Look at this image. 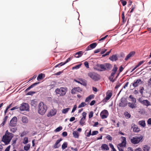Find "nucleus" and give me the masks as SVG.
I'll return each instance as SVG.
<instances>
[{
	"mask_svg": "<svg viewBox=\"0 0 151 151\" xmlns=\"http://www.w3.org/2000/svg\"><path fill=\"white\" fill-rule=\"evenodd\" d=\"M13 136V134L9 132L7 130L5 134L3 136L1 141L4 142L5 145H8L9 143Z\"/></svg>",
	"mask_w": 151,
	"mask_h": 151,
	"instance_id": "f257e3e1",
	"label": "nucleus"
},
{
	"mask_svg": "<svg viewBox=\"0 0 151 151\" xmlns=\"http://www.w3.org/2000/svg\"><path fill=\"white\" fill-rule=\"evenodd\" d=\"M47 110V106L42 102H40L39 104L37 107L38 113L41 115H43L46 112Z\"/></svg>",
	"mask_w": 151,
	"mask_h": 151,
	"instance_id": "f03ea898",
	"label": "nucleus"
},
{
	"mask_svg": "<svg viewBox=\"0 0 151 151\" xmlns=\"http://www.w3.org/2000/svg\"><path fill=\"white\" fill-rule=\"evenodd\" d=\"M68 91L66 87H62L55 89V92L58 96H65Z\"/></svg>",
	"mask_w": 151,
	"mask_h": 151,
	"instance_id": "7ed1b4c3",
	"label": "nucleus"
},
{
	"mask_svg": "<svg viewBox=\"0 0 151 151\" xmlns=\"http://www.w3.org/2000/svg\"><path fill=\"white\" fill-rule=\"evenodd\" d=\"M143 137L142 136H140L138 137L136 136L133 137L130 139L131 142L134 144H136L139 143L140 142L142 141V139Z\"/></svg>",
	"mask_w": 151,
	"mask_h": 151,
	"instance_id": "20e7f679",
	"label": "nucleus"
},
{
	"mask_svg": "<svg viewBox=\"0 0 151 151\" xmlns=\"http://www.w3.org/2000/svg\"><path fill=\"white\" fill-rule=\"evenodd\" d=\"M88 76L94 81H98L100 79V76L94 72L89 73Z\"/></svg>",
	"mask_w": 151,
	"mask_h": 151,
	"instance_id": "39448f33",
	"label": "nucleus"
},
{
	"mask_svg": "<svg viewBox=\"0 0 151 151\" xmlns=\"http://www.w3.org/2000/svg\"><path fill=\"white\" fill-rule=\"evenodd\" d=\"M121 138L122 139V141L121 143L118 145L117 147L119 151H123V149L121 147L126 146V138L125 137L123 136L121 137Z\"/></svg>",
	"mask_w": 151,
	"mask_h": 151,
	"instance_id": "423d86ee",
	"label": "nucleus"
},
{
	"mask_svg": "<svg viewBox=\"0 0 151 151\" xmlns=\"http://www.w3.org/2000/svg\"><path fill=\"white\" fill-rule=\"evenodd\" d=\"M87 113L85 112H83L82 114V117L81 118L79 121V124L81 126H83V125L86 124V119Z\"/></svg>",
	"mask_w": 151,
	"mask_h": 151,
	"instance_id": "0eeeda50",
	"label": "nucleus"
},
{
	"mask_svg": "<svg viewBox=\"0 0 151 151\" xmlns=\"http://www.w3.org/2000/svg\"><path fill=\"white\" fill-rule=\"evenodd\" d=\"M20 110L21 111H28L29 106L28 104L26 103H23L19 107Z\"/></svg>",
	"mask_w": 151,
	"mask_h": 151,
	"instance_id": "6e6552de",
	"label": "nucleus"
},
{
	"mask_svg": "<svg viewBox=\"0 0 151 151\" xmlns=\"http://www.w3.org/2000/svg\"><path fill=\"white\" fill-rule=\"evenodd\" d=\"M100 115L102 119L106 118L109 115L108 111L106 110H104L101 112Z\"/></svg>",
	"mask_w": 151,
	"mask_h": 151,
	"instance_id": "1a4fd4ad",
	"label": "nucleus"
},
{
	"mask_svg": "<svg viewBox=\"0 0 151 151\" xmlns=\"http://www.w3.org/2000/svg\"><path fill=\"white\" fill-rule=\"evenodd\" d=\"M17 122V118L16 117L14 116L10 121L9 125L12 127H14L16 125Z\"/></svg>",
	"mask_w": 151,
	"mask_h": 151,
	"instance_id": "9d476101",
	"label": "nucleus"
},
{
	"mask_svg": "<svg viewBox=\"0 0 151 151\" xmlns=\"http://www.w3.org/2000/svg\"><path fill=\"white\" fill-rule=\"evenodd\" d=\"M82 91L81 89L79 87H75L71 90V93L73 94L76 93L77 92H80Z\"/></svg>",
	"mask_w": 151,
	"mask_h": 151,
	"instance_id": "9b49d317",
	"label": "nucleus"
},
{
	"mask_svg": "<svg viewBox=\"0 0 151 151\" xmlns=\"http://www.w3.org/2000/svg\"><path fill=\"white\" fill-rule=\"evenodd\" d=\"M127 105V101L125 99L122 98L121 102L119 103V106L120 107H124Z\"/></svg>",
	"mask_w": 151,
	"mask_h": 151,
	"instance_id": "f8f14e48",
	"label": "nucleus"
},
{
	"mask_svg": "<svg viewBox=\"0 0 151 151\" xmlns=\"http://www.w3.org/2000/svg\"><path fill=\"white\" fill-rule=\"evenodd\" d=\"M142 83V81L140 79H137L134 81V83H132L133 86L134 87H136L138 86L139 84H141Z\"/></svg>",
	"mask_w": 151,
	"mask_h": 151,
	"instance_id": "ddd939ff",
	"label": "nucleus"
},
{
	"mask_svg": "<svg viewBox=\"0 0 151 151\" xmlns=\"http://www.w3.org/2000/svg\"><path fill=\"white\" fill-rule=\"evenodd\" d=\"M97 45L96 43L94 42L88 46L86 48V51H88L95 48Z\"/></svg>",
	"mask_w": 151,
	"mask_h": 151,
	"instance_id": "4468645a",
	"label": "nucleus"
},
{
	"mask_svg": "<svg viewBox=\"0 0 151 151\" xmlns=\"http://www.w3.org/2000/svg\"><path fill=\"white\" fill-rule=\"evenodd\" d=\"M118 69V68L116 65H114V67L112 69L111 74V76H114V74H115L116 72Z\"/></svg>",
	"mask_w": 151,
	"mask_h": 151,
	"instance_id": "2eb2a0df",
	"label": "nucleus"
},
{
	"mask_svg": "<svg viewBox=\"0 0 151 151\" xmlns=\"http://www.w3.org/2000/svg\"><path fill=\"white\" fill-rule=\"evenodd\" d=\"M135 54V52L134 51H132L130 52L126 57L125 58V60L127 61L130 57H132Z\"/></svg>",
	"mask_w": 151,
	"mask_h": 151,
	"instance_id": "dca6fc26",
	"label": "nucleus"
},
{
	"mask_svg": "<svg viewBox=\"0 0 151 151\" xmlns=\"http://www.w3.org/2000/svg\"><path fill=\"white\" fill-rule=\"evenodd\" d=\"M94 95L93 94H91L89 95L86 98L85 102H89L91 99L94 98Z\"/></svg>",
	"mask_w": 151,
	"mask_h": 151,
	"instance_id": "f3484780",
	"label": "nucleus"
},
{
	"mask_svg": "<svg viewBox=\"0 0 151 151\" xmlns=\"http://www.w3.org/2000/svg\"><path fill=\"white\" fill-rule=\"evenodd\" d=\"M62 139L61 138L58 140L54 145L53 148L55 149L58 148L59 146L58 145L60 143V142L62 141Z\"/></svg>",
	"mask_w": 151,
	"mask_h": 151,
	"instance_id": "a211bd4d",
	"label": "nucleus"
},
{
	"mask_svg": "<svg viewBox=\"0 0 151 151\" xmlns=\"http://www.w3.org/2000/svg\"><path fill=\"white\" fill-rule=\"evenodd\" d=\"M83 52L82 51H79L76 52L75 55V57L76 58H79L82 56L83 55Z\"/></svg>",
	"mask_w": 151,
	"mask_h": 151,
	"instance_id": "6ab92c4d",
	"label": "nucleus"
},
{
	"mask_svg": "<svg viewBox=\"0 0 151 151\" xmlns=\"http://www.w3.org/2000/svg\"><path fill=\"white\" fill-rule=\"evenodd\" d=\"M105 65L106 70H109L112 67L111 65L109 63H105Z\"/></svg>",
	"mask_w": 151,
	"mask_h": 151,
	"instance_id": "aec40b11",
	"label": "nucleus"
},
{
	"mask_svg": "<svg viewBox=\"0 0 151 151\" xmlns=\"http://www.w3.org/2000/svg\"><path fill=\"white\" fill-rule=\"evenodd\" d=\"M128 106L129 107L132 109L136 108L137 107L135 103L129 102L128 103Z\"/></svg>",
	"mask_w": 151,
	"mask_h": 151,
	"instance_id": "412c9836",
	"label": "nucleus"
},
{
	"mask_svg": "<svg viewBox=\"0 0 151 151\" xmlns=\"http://www.w3.org/2000/svg\"><path fill=\"white\" fill-rule=\"evenodd\" d=\"M56 113V111L55 110H51L50 111L49 114H48L47 116L48 117L49 116V115H50L51 116H53L55 115Z\"/></svg>",
	"mask_w": 151,
	"mask_h": 151,
	"instance_id": "4be33fe9",
	"label": "nucleus"
},
{
	"mask_svg": "<svg viewBox=\"0 0 151 151\" xmlns=\"http://www.w3.org/2000/svg\"><path fill=\"white\" fill-rule=\"evenodd\" d=\"M142 103L143 105L148 106L150 105V103L147 100H145L142 101Z\"/></svg>",
	"mask_w": 151,
	"mask_h": 151,
	"instance_id": "5701e85b",
	"label": "nucleus"
},
{
	"mask_svg": "<svg viewBox=\"0 0 151 151\" xmlns=\"http://www.w3.org/2000/svg\"><path fill=\"white\" fill-rule=\"evenodd\" d=\"M101 148L102 150H109L108 145L106 144H103L101 146Z\"/></svg>",
	"mask_w": 151,
	"mask_h": 151,
	"instance_id": "b1692460",
	"label": "nucleus"
},
{
	"mask_svg": "<svg viewBox=\"0 0 151 151\" xmlns=\"http://www.w3.org/2000/svg\"><path fill=\"white\" fill-rule=\"evenodd\" d=\"M132 127H133V131L134 132H137L140 131L139 129L136 125H134Z\"/></svg>",
	"mask_w": 151,
	"mask_h": 151,
	"instance_id": "393cba45",
	"label": "nucleus"
},
{
	"mask_svg": "<svg viewBox=\"0 0 151 151\" xmlns=\"http://www.w3.org/2000/svg\"><path fill=\"white\" fill-rule=\"evenodd\" d=\"M40 82H36V83H33V84L31 85H30L29 86V87H28L26 89V91H27V90H29L30 89H31V88H32L33 87H34L36 85H37V84H38Z\"/></svg>",
	"mask_w": 151,
	"mask_h": 151,
	"instance_id": "a878e982",
	"label": "nucleus"
},
{
	"mask_svg": "<svg viewBox=\"0 0 151 151\" xmlns=\"http://www.w3.org/2000/svg\"><path fill=\"white\" fill-rule=\"evenodd\" d=\"M79 80L81 82H83V83H81V82H80V81H78L76 80H75V81H76V82H77L79 83H80L81 85H86V84L85 81H84L83 80V79L82 78H80L79 79Z\"/></svg>",
	"mask_w": 151,
	"mask_h": 151,
	"instance_id": "bb28decb",
	"label": "nucleus"
},
{
	"mask_svg": "<svg viewBox=\"0 0 151 151\" xmlns=\"http://www.w3.org/2000/svg\"><path fill=\"white\" fill-rule=\"evenodd\" d=\"M109 59L112 61H116L117 59V58L116 55H113L109 57Z\"/></svg>",
	"mask_w": 151,
	"mask_h": 151,
	"instance_id": "cd10ccee",
	"label": "nucleus"
},
{
	"mask_svg": "<svg viewBox=\"0 0 151 151\" xmlns=\"http://www.w3.org/2000/svg\"><path fill=\"white\" fill-rule=\"evenodd\" d=\"M99 67L101 69H102V70H100L101 71H104L106 70L105 63L104 64H101L99 65Z\"/></svg>",
	"mask_w": 151,
	"mask_h": 151,
	"instance_id": "c85d7f7f",
	"label": "nucleus"
},
{
	"mask_svg": "<svg viewBox=\"0 0 151 151\" xmlns=\"http://www.w3.org/2000/svg\"><path fill=\"white\" fill-rule=\"evenodd\" d=\"M22 120V122L24 123H27L28 122V119L26 116H23Z\"/></svg>",
	"mask_w": 151,
	"mask_h": 151,
	"instance_id": "c756f323",
	"label": "nucleus"
},
{
	"mask_svg": "<svg viewBox=\"0 0 151 151\" xmlns=\"http://www.w3.org/2000/svg\"><path fill=\"white\" fill-rule=\"evenodd\" d=\"M30 147V144H28L24 146V149L26 151H28Z\"/></svg>",
	"mask_w": 151,
	"mask_h": 151,
	"instance_id": "7c9ffc66",
	"label": "nucleus"
},
{
	"mask_svg": "<svg viewBox=\"0 0 151 151\" xmlns=\"http://www.w3.org/2000/svg\"><path fill=\"white\" fill-rule=\"evenodd\" d=\"M139 124L143 127H144L145 126V121L142 120L139 121Z\"/></svg>",
	"mask_w": 151,
	"mask_h": 151,
	"instance_id": "2f4dec72",
	"label": "nucleus"
},
{
	"mask_svg": "<svg viewBox=\"0 0 151 151\" xmlns=\"http://www.w3.org/2000/svg\"><path fill=\"white\" fill-rule=\"evenodd\" d=\"M73 137L76 138H77L79 137L78 133L77 131H74L73 132Z\"/></svg>",
	"mask_w": 151,
	"mask_h": 151,
	"instance_id": "473e14b6",
	"label": "nucleus"
},
{
	"mask_svg": "<svg viewBox=\"0 0 151 151\" xmlns=\"http://www.w3.org/2000/svg\"><path fill=\"white\" fill-rule=\"evenodd\" d=\"M129 98L131 99V101L133 103H136V99L135 98L133 97L132 95H130L129 96Z\"/></svg>",
	"mask_w": 151,
	"mask_h": 151,
	"instance_id": "72a5a7b5",
	"label": "nucleus"
},
{
	"mask_svg": "<svg viewBox=\"0 0 151 151\" xmlns=\"http://www.w3.org/2000/svg\"><path fill=\"white\" fill-rule=\"evenodd\" d=\"M112 94L111 93H109L108 94L106 95L105 98V99L106 100H108L112 96Z\"/></svg>",
	"mask_w": 151,
	"mask_h": 151,
	"instance_id": "f704fd0d",
	"label": "nucleus"
},
{
	"mask_svg": "<svg viewBox=\"0 0 151 151\" xmlns=\"http://www.w3.org/2000/svg\"><path fill=\"white\" fill-rule=\"evenodd\" d=\"M8 116H6L3 119V121L2 123L1 124V125L2 126L4 125L6 123V122L8 118Z\"/></svg>",
	"mask_w": 151,
	"mask_h": 151,
	"instance_id": "c9c22d12",
	"label": "nucleus"
},
{
	"mask_svg": "<svg viewBox=\"0 0 151 151\" xmlns=\"http://www.w3.org/2000/svg\"><path fill=\"white\" fill-rule=\"evenodd\" d=\"M150 148V147L146 145H145L143 148V151H149Z\"/></svg>",
	"mask_w": 151,
	"mask_h": 151,
	"instance_id": "e433bc0d",
	"label": "nucleus"
},
{
	"mask_svg": "<svg viewBox=\"0 0 151 151\" xmlns=\"http://www.w3.org/2000/svg\"><path fill=\"white\" fill-rule=\"evenodd\" d=\"M87 104L84 102H82L78 106V108H81V107H83L86 106Z\"/></svg>",
	"mask_w": 151,
	"mask_h": 151,
	"instance_id": "4c0bfd02",
	"label": "nucleus"
},
{
	"mask_svg": "<svg viewBox=\"0 0 151 151\" xmlns=\"http://www.w3.org/2000/svg\"><path fill=\"white\" fill-rule=\"evenodd\" d=\"M69 109L70 108H68L63 109L62 110V113L63 114H65L68 112Z\"/></svg>",
	"mask_w": 151,
	"mask_h": 151,
	"instance_id": "58836bf2",
	"label": "nucleus"
},
{
	"mask_svg": "<svg viewBox=\"0 0 151 151\" xmlns=\"http://www.w3.org/2000/svg\"><path fill=\"white\" fill-rule=\"evenodd\" d=\"M68 144L67 142H64L62 145V148L63 150L67 147Z\"/></svg>",
	"mask_w": 151,
	"mask_h": 151,
	"instance_id": "ea45409f",
	"label": "nucleus"
},
{
	"mask_svg": "<svg viewBox=\"0 0 151 151\" xmlns=\"http://www.w3.org/2000/svg\"><path fill=\"white\" fill-rule=\"evenodd\" d=\"M81 65L82 64H80L78 65H77L73 67L72 68V70H74L75 69H77L79 68L81 66Z\"/></svg>",
	"mask_w": 151,
	"mask_h": 151,
	"instance_id": "a19ab883",
	"label": "nucleus"
},
{
	"mask_svg": "<svg viewBox=\"0 0 151 151\" xmlns=\"http://www.w3.org/2000/svg\"><path fill=\"white\" fill-rule=\"evenodd\" d=\"M28 139L27 137H24L23 139V143L24 144H26L28 143Z\"/></svg>",
	"mask_w": 151,
	"mask_h": 151,
	"instance_id": "79ce46f5",
	"label": "nucleus"
},
{
	"mask_svg": "<svg viewBox=\"0 0 151 151\" xmlns=\"http://www.w3.org/2000/svg\"><path fill=\"white\" fill-rule=\"evenodd\" d=\"M124 115L127 117V118H129L131 117V115L127 111L125 112L124 113Z\"/></svg>",
	"mask_w": 151,
	"mask_h": 151,
	"instance_id": "37998d69",
	"label": "nucleus"
},
{
	"mask_svg": "<svg viewBox=\"0 0 151 151\" xmlns=\"http://www.w3.org/2000/svg\"><path fill=\"white\" fill-rule=\"evenodd\" d=\"M114 77V76H111V74L110 75V76L109 77V81L112 82H114L115 80L113 79V78Z\"/></svg>",
	"mask_w": 151,
	"mask_h": 151,
	"instance_id": "c03bdc74",
	"label": "nucleus"
},
{
	"mask_svg": "<svg viewBox=\"0 0 151 151\" xmlns=\"http://www.w3.org/2000/svg\"><path fill=\"white\" fill-rule=\"evenodd\" d=\"M43 74L41 73L38 75V76L37 79L38 81H39L40 80L42 79V78Z\"/></svg>",
	"mask_w": 151,
	"mask_h": 151,
	"instance_id": "a18cd8bd",
	"label": "nucleus"
},
{
	"mask_svg": "<svg viewBox=\"0 0 151 151\" xmlns=\"http://www.w3.org/2000/svg\"><path fill=\"white\" fill-rule=\"evenodd\" d=\"M62 129V127H60L57 128L55 130V131L56 132H59Z\"/></svg>",
	"mask_w": 151,
	"mask_h": 151,
	"instance_id": "49530a36",
	"label": "nucleus"
},
{
	"mask_svg": "<svg viewBox=\"0 0 151 151\" xmlns=\"http://www.w3.org/2000/svg\"><path fill=\"white\" fill-rule=\"evenodd\" d=\"M93 114V111H91L89 113V118L90 119L92 118Z\"/></svg>",
	"mask_w": 151,
	"mask_h": 151,
	"instance_id": "de8ad7c7",
	"label": "nucleus"
},
{
	"mask_svg": "<svg viewBox=\"0 0 151 151\" xmlns=\"http://www.w3.org/2000/svg\"><path fill=\"white\" fill-rule=\"evenodd\" d=\"M17 130V128L16 127H14L11 128L10 131L11 132L14 133Z\"/></svg>",
	"mask_w": 151,
	"mask_h": 151,
	"instance_id": "09e8293b",
	"label": "nucleus"
},
{
	"mask_svg": "<svg viewBox=\"0 0 151 151\" xmlns=\"http://www.w3.org/2000/svg\"><path fill=\"white\" fill-rule=\"evenodd\" d=\"M111 49L109 51L107 52L106 53L102 55V57H104L105 56L109 55L110 53L111 52Z\"/></svg>",
	"mask_w": 151,
	"mask_h": 151,
	"instance_id": "8fccbe9b",
	"label": "nucleus"
},
{
	"mask_svg": "<svg viewBox=\"0 0 151 151\" xmlns=\"http://www.w3.org/2000/svg\"><path fill=\"white\" fill-rule=\"evenodd\" d=\"M145 61H144V60H142V61H140V62H139V63H138V64L136 65V66H137V67H138L140 65H141L143 63L145 62Z\"/></svg>",
	"mask_w": 151,
	"mask_h": 151,
	"instance_id": "3c124183",
	"label": "nucleus"
},
{
	"mask_svg": "<svg viewBox=\"0 0 151 151\" xmlns=\"http://www.w3.org/2000/svg\"><path fill=\"white\" fill-rule=\"evenodd\" d=\"M99 133V132L97 131H94L92 132L91 134L92 135H94L98 134Z\"/></svg>",
	"mask_w": 151,
	"mask_h": 151,
	"instance_id": "603ef678",
	"label": "nucleus"
},
{
	"mask_svg": "<svg viewBox=\"0 0 151 151\" xmlns=\"http://www.w3.org/2000/svg\"><path fill=\"white\" fill-rule=\"evenodd\" d=\"M106 137L107 139L110 141L112 140V137L110 135H108Z\"/></svg>",
	"mask_w": 151,
	"mask_h": 151,
	"instance_id": "864d4df0",
	"label": "nucleus"
},
{
	"mask_svg": "<svg viewBox=\"0 0 151 151\" xmlns=\"http://www.w3.org/2000/svg\"><path fill=\"white\" fill-rule=\"evenodd\" d=\"M107 50V49L104 48L102 49V50H101V54H104L106 51Z\"/></svg>",
	"mask_w": 151,
	"mask_h": 151,
	"instance_id": "5fc2aeb1",
	"label": "nucleus"
},
{
	"mask_svg": "<svg viewBox=\"0 0 151 151\" xmlns=\"http://www.w3.org/2000/svg\"><path fill=\"white\" fill-rule=\"evenodd\" d=\"M91 129H90V131L88 132L86 134V136L87 137H89L91 135Z\"/></svg>",
	"mask_w": 151,
	"mask_h": 151,
	"instance_id": "6e6d98bb",
	"label": "nucleus"
},
{
	"mask_svg": "<svg viewBox=\"0 0 151 151\" xmlns=\"http://www.w3.org/2000/svg\"><path fill=\"white\" fill-rule=\"evenodd\" d=\"M35 93V92L34 91H30L27 93V95H32Z\"/></svg>",
	"mask_w": 151,
	"mask_h": 151,
	"instance_id": "4d7b16f0",
	"label": "nucleus"
},
{
	"mask_svg": "<svg viewBox=\"0 0 151 151\" xmlns=\"http://www.w3.org/2000/svg\"><path fill=\"white\" fill-rule=\"evenodd\" d=\"M144 90V88L143 87H141L139 90V92L142 95V94L143 90Z\"/></svg>",
	"mask_w": 151,
	"mask_h": 151,
	"instance_id": "13d9d810",
	"label": "nucleus"
},
{
	"mask_svg": "<svg viewBox=\"0 0 151 151\" xmlns=\"http://www.w3.org/2000/svg\"><path fill=\"white\" fill-rule=\"evenodd\" d=\"M27 134V133L26 132H22L21 134L20 135V137H23L24 136L26 135V134Z\"/></svg>",
	"mask_w": 151,
	"mask_h": 151,
	"instance_id": "bf43d9fd",
	"label": "nucleus"
},
{
	"mask_svg": "<svg viewBox=\"0 0 151 151\" xmlns=\"http://www.w3.org/2000/svg\"><path fill=\"white\" fill-rule=\"evenodd\" d=\"M108 36V35H106L104 37L101 38L99 39V41H103V40H104Z\"/></svg>",
	"mask_w": 151,
	"mask_h": 151,
	"instance_id": "052dcab7",
	"label": "nucleus"
},
{
	"mask_svg": "<svg viewBox=\"0 0 151 151\" xmlns=\"http://www.w3.org/2000/svg\"><path fill=\"white\" fill-rule=\"evenodd\" d=\"M84 64L86 68H89L88 63L87 62H85L84 63Z\"/></svg>",
	"mask_w": 151,
	"mask_h": 151,
	"instance_id": "680f3d73",
	"label": "nucleus"
},
{
	"mask_svg": "<svg viewBox=\"0 0 151 151\" xmlns=\"http://www.w3.org/2000/svg\"><path fill=\"white\" fill-rule=\"evenodd\" d=\"M101 51V49H97L95 50L94 51V53H96L99 52Z\"/></svg>",
	"mask_w": 151,
	"mask_h": 151,
	"instance_id": "e2e57ef3",
	"label": "nucleus"
},
{
	"mask_svg": "<svg viewBox=\"0 0 151 151\" xmlns=\"http://www.w3.org/2000/svg\"><path fill=\"white\" fill-rule=\"evenodd\" d=\"M76 108H77V106L76 105H75L74 106V107H73V109L72 110L71 112L73 113V112H74V111L76 109Z\"/></svg>",
	"mask_w": 151,
	"mask_h": 151,
	"instance_id": "0e129e2a",
	"label": "nucleus"
},
{
	"mask_svg": "<svg viewBox=\"0 0 151 151\" xmlns=\"http://www.w3.org/2000/svg\"><path fill=\"white\" fill-rule=\"evenodd\" d=\"M135 6L132 5V6L131 9L130 11V13L132 12L134 9H135Z\"/></svg>",
	"mask_w": 151,
	"mask_h": 151,
	"instance_id": "69168bd1",
	"label": "nucleus"
},
{
	"mask_svg": "<svg viewBox=\"0 0 151 151\" xmlns=\"http://www.w3.org/2000/svg\"><path fill=\"white\" fill-rule=\"evenodd\" d=\"M95 103H96V101H95V100H93L90 103V105L91 106H93V105H94L95 104Z\"/></svg>",
	"mask_w": 151,
	"mask_h": 151,
	"instance_id": "338daca9",
	"label": "nucleus"
},
{
	"mask_svg": "<svg viewBox=\"0 0 151 151\" xmlns=\"http://www.w3.org/2000/svg\"><path fill=\"white\" fill-rule=\"evenodd\" d=\"M10 146L9 145L8 146L6 149H5L4 151H9L10 149Z\"/></svg>",
	"mask_w": 151,
	"mask_h": 151,
	"instance_id": "774afa93",
	"label": "nucleus"
}]
</instances>
